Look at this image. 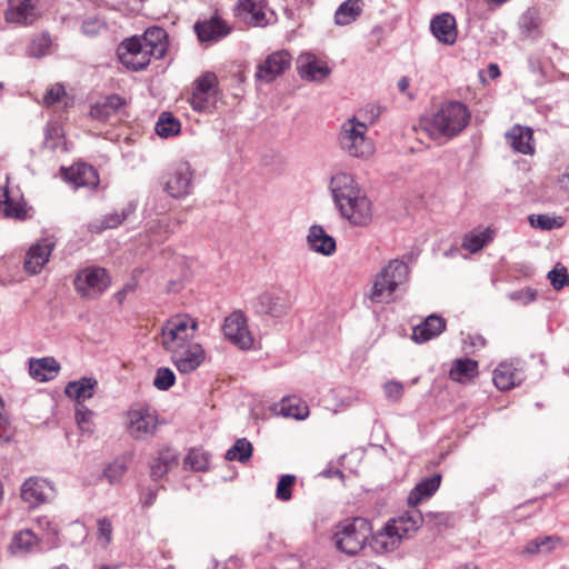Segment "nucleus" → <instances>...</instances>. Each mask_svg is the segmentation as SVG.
<instances>
[{"instance_id": "1", "label": "nucleus", "mask_w": 569, "mask_h": 569, "mask_svg": "<svg viewBox=\"0 0 569 569\" xmlns=\"http://www.w3.org/2000/svg\"><path fill=\"white\" fill-rule=\"evenodd\" d=\"M330 189L341 216L355 226H367L372 219L371 201L351 174L336 173Z\"/></svg>"}, {"instance_id": "2", "label": "nucleus", "mask_w": 569, "mask_h": 569, "mask_svg": "<svg viewBox=\"0 0 569 569\" xmlns=\"http://www.w3.org/2000/svg\"><path fill=\"white\" fill-rule=\"evenodd\" d=\"M470 118V111L465 103L448 101L426 120L425 129L432 139H451L465 130Z\"/></svg>"}, {"instance_id": "3", "label": "nucleus", "mask_w": 569, "mask_h": 569, "mask_svg": "<svg viewBox=\"0 0 569 569\" xmlns=\"http://www.w3.org/2000/svg\"><path fill=\"white\" fill-rule=\"evenodd\" d=\"M425 517L417 509L409 510L390 519L376 535H372V548L380 553L393 551L402 539L416 532Z\"/></svg>"}, {"instance_id": "4", "label": "nucleus", "mask_w": 569, "mask_h": 569, "mask_svg": "<svg viewBox=\"0 0 569 569\" xmlns=\"http://www.w3.org/2000/svg\"><path fill=\"white\" fill-rule=\"evenodd\" d=\"M371 536L370 521L362 517H356L339 522L332 539L338 550L348 556H355L365 548Z\"/></svg>"}, {"instance_id": "5", "label": "nucleus", "mask_w": 569, "mask_h": 569, "mask_svg": "<svg viewBox=\"0 0 569 569\" xmlns=\"http://www.w3.org/2000/svg\"><path fill=\"white\" fill-rule=\"evenodd\" d=\"M199 323L189 315H177L161 327L160 345L169 355L194 341Z\"/></svg>"}, {"instance_id": "6", "label": "nucleus", "mask_w": 569, "mask_h": 569, "mask_svg": "<svg viewBox=\"0 0 569 569\" xmlns=\"http://www.w3.org/2000/svg\"><path fill=\"white\" fill-rule=\"evenodd\" d=\"M409 277V268L402 259H392L376 276L370 299L373 302H387L397 288L405 283Z\"/></svg>"}, {"instance_id": "7", "label": "nucleus", "mask_w": 569, "mask_h": 569, "mask_svg": "<svg viewBox=\"0 0 569 569\" xmlns=\"http://www.w3.org/2000/svg\"><path fill=\"white\" fill-rule=\"evenodd\" d=\"M368 126L352 117L345 121L339 132L341 149L350 157L367 158L373 152V146L367 137Z\"/></svg>"}, {"instance_id": "8", "label": "nucleus", "mask_w": 569, "mask_h": 569, "mask_svg": "<svg viewBox=\"0 0 569 569\" xmlns=\"http://www.w3.org/2000/svg\"><path fill=\"white\" fill-rule=\"evenodd\" d=\"M194 171L187 161H179L168 167L161 178L164 192L174 199L184 198L191 193Z\"/></svg>"}, {"instance_id": "9", "label": "nucleus", "mask_w": 569, "mask_h": 569, "mask_svg": "<svg viewBox=\"0 0 569 569\" xmlns=\"http://www.w3.org/2000/svg\"><path fill=\"white\" fill-rule=\"evenodd\" d=\"M110 283L111 279L108 271L97 266L81 269L73 280L76 291L84 299L100 297Z\"/></svg>"}, {"instance_id": "10", "label": "nucleus", "mask_w": 569, "mask_h": 569, "mask_svg": "<svg viewBox=\"0 0 569 569\" xmlns=\"http://www.w3.org/2000/svg\"><path fill=\"white\" fill-rule=\"evenodd\" d=\"M158 415L147 406L132 408L127 412V430L136 440H144L156 433Z\"/></svg>"}, {"instance_id": "11", "label": "nucleus", "mask_w": 569, "mask_h": 569, "mask_svg": "<svg viewBox=\"0 0 569 569\" xmlns=\"http://www.w3.org/2000/svg\"><path fill=\"white\" fill-rule=\"evenodd\" d=\"M222 331L226 339L241 350H249L253 346L247 317L241 310H236L226 317Z\"/></svg>"}, {"instance_id": "12", "label": "nucleus", "mask_w": 569, "mask_h": 569, "mask_svg": "<svg viewBox=\"0 0 569 569\" xmlns=\"http://www.w3.org/2000/svg\"><path fill=\"white\" fill-rule=\"evenodd\" d=\"M42 10V0H8L4 18L9 23L27 27L40 18Z\"/></svg>"}, {"instance_id": "13", "label": "nucleus", "mask_w": 569, "mask_h": 569, "mask_svg": "<svg viewBox=\"0 0 569 569\" xmlns=\"http://www.w3.org/2000/svg\"><path fill=\"white\" fill-rule=\"evenodd\" d=\"M54 495V488L50 481L41 477H29L20 488V497L29 507L36 508L48 502Z\"/></svg>"}, {"instance_id": "14", "label": "nucleus", "mask_w": 569, "mask_h": 569, "mask_svg": "<svg viewBox=\"0 0 569 569\" xmlns=\"http://www.w3.org/2000/svg\"><path fill=\"white\" fill-rule=\"evenodd\" d=\"M292 307V300L288 292L266 291L256 299L254 308L258 313L273 318L286 316Z\"/></svg>"}, {"instance_id": "15", "label": "nucleus", "mask_w": 569, "mask_h": 569, "mask_svg": "<svg viewBox=\"0 0 569 569\" xmlns=\"http://www.w3.org/2000/svg\"><path fill=\"white\" fill-rule=\"evenodd\" d=\"M169 356L177 370L182 375H188L196 371L204 362L206 351L201 343L193 341Z\"/></svg>"}, {"instance_id": "16", "label": "nucleus", "mask_w": 569, "mask_h": 569, "mask_svg": "<svg viewBox=\"0 0 569 569\" xmlns=\"http://www.w3.org/2000/svg\"><path fill=\"white\" fill-rule=\"evenodd\" d=\"M130 43H138V47L149 57L161 59L168 49L167 32L160 27H152L147 29L143 36L132 37Z\"/></svg>"}, {"instance_id": "17", "label": "nucleus", "mask_w": 569, "mask_h": 569, "mask_svg": "<svg viewBox=\"0 0 569 569\" xmlns=\"http://www.w3.org/2000/svg\"><path fill=\"white\" fill-rule=\"evenodd\" d=\"M193 30L201 43H214L229 36L232 28L222 18L214 14L209 19L196 21Z\"/></svg>"}, {"instance_id": "18", "label": "nucleus", "mask_w": 569, "mask_h": 569, "mask_svg": "<svg viewBox=\"0 0 569 569\" xmlns=\"http://www.w3.org/2000/svg\"><path fill=\"white\" fill-rule=\"evenodd\" d=\"M291 64V56L286 50L269 54L257 67L256 79L269 83L281 76Z\"/></svg>"}, {"instance_id": "19", "label": "nucleus", "mask_w": 569, "mask_h": 569, "mask_svg": "<svg viewBox=\"0 0 569 569\" xmlns=\"http://www.w3.org/2000/svg\"><path fill=\"white\" fill-rule=\"evenodd\" d=\"M297 70L301 79L313 82H322L331 72L328 64L311 52H303L298 57Z\"/></svg>"}, {"instance_id": "20", "label": "nucleus", "mask_w": 569, "mask_h": 569, "mask_svg": "<svg viewBox=\"0 0 569 569\" xmlns=\"http://www.w3.org/2000/svg\"><path fill=\"white\" fill-rule=\"evenodd\" d=\"M54 248V242L50 239H42L32 244L26 253L24 270L30 274H37L47 264L51 252Z\"/></svg>"}, {"instance_id": "21", "label": "nucleus", "mask_w": 569, "mask_h": 569, "mask_svg": "<svg viewBox=\"0 0 569 569\" xmlns=\"http://www.w3.org/2000/svg\"><path fill=\"white\" fill-rule=\"evenodd\" d=\"M430 30L433 37L441 43L451 46L457 40L456 19L451 13L445 12L432 18Z\"/></svg>"}, {"instance_id": "22", "label": "nucleus", "mask_w": 569, "mask_h": 569, "mask_svg": "<svg viewBox=\"0 0 569 569\" xmlns=\"http://www.w3.org/2000/svg\"><path fill=\"white\" fill-rule=\"evenodd\" d=\"M131 38L126 39L118 49V56L123 66L133 71L144 69L149 63L151 57H149L138 43L131 44Z\"/></svg>"}, {"instance_id": "23", "label": "nucleus", "mask_w": 569, "mask_h": 569, "mask_svg": "<svg viewBox=\"0 0 569 569\" xmlns=\"http://www.w3.org/2000/svg\"><path fill=\"white\" fill-rule=\"evenodd\" d=\"M62 171L64 178L71 182L74 188H96L99 184V176L97 170L87 163H76L70 168H63Z\"/></svg>"}, {"instance_id": "24", "label": "nucleus", "mask_w": 569, "mask_h": 569, "mask_svg": "<svg viewBox=\"0 0 569 569\" xmlns=\"http://www.w3.org/2000/svg\"><path fill=\"white\" fill-rule=\"evenodd\" d=\"M179 463V457L174 449L166 447L158 451L150 461V477L153 481L163 479L167 473Z\"/></svg>"}, {"instance_id": "25", "label": "nucleus", "mask_w": 569, "mask_h": 569, "mask_svg": "<svg viewBox=\"0 0 569 569\" xmlns=\"http://www.w3.org/2000/svg\"><path fill=\"white\" fill-rule=\"evenodd\" d=\"M234 14L254 27H263L268 22L261 0H239L234 6Z\"/></svg>"}, {"instance_id": "26", "label": "nucleus", "mask_w": 569, "mask_h": 569, "mask_svg": "<svg viewBox=\"0 0 569 569\" xmlns=\"http://www.w3.org/2000/svg\"><path fill=\"white\" fill-rule=\"evenodd\" d=\"M446 329V320L437 315H430L426 320L413 327L412 340L418 343L427 342L438 337Z\"/></svg>"}, {"instance_id": "27", "label": "nucleus", "mask_w": 569, "mask_h": 569, "mask_svg": "<svg viewBox=\"0 0 569 569\" xmlns=\"http://www.w3.org/2000/svg\"><path fill=\"white\" fill-rule=\"evenodd\" d=\"M60 363L53 357L29 360V375L40 382L54 379L60 371Z\"/></svg>"}, {"instance_id": "28", "label": "nucleus", "mask_w": 569, "mask_h": 569, "mask_svg": "<svg viewBox=\"0 0 569 569\" xmlns=\"http://www.w3.org/2000/svg\"><path fill=\"white\" fill-rule=\"evenodd\" d=\"M507 139L513 150L519 153L532 154L535 152L532 130L529 127H512L507 133Z\"/></svg>"}, {"instance_id": "29", "label": "nucleus", "mask_w": 569, "mask_h": 569, "mask_svg": "<svg viewBox=\"0 0 569 569\" xmlns=\"http://www.w3.org/2000/svg\"><path fill=\"white\" fill-rule=\"evenodd\" d=\"M123 106V98L118 94H111L91 106L90 116L93 119L107 122L110 121Z\"/></svg>"}, {"instance_id": "30", "label": "nucleus", "mask_w": 569, "mask_h": 569, "mask_svg": "<svg viewBox=\"0 0 569 569\" xmlns=\"http://www.w3.org/2000/svg\"><path fill=\"white\" fill-rule=\"evenodd\" d=\"M97 386L98 381L94 378L82 377L79 380L68 382L64 393L79 405L93 397Z\"/></svg>"}, {"instance_id": "31", "label": "nucleus", "mask_w": 569, "mask_h": 569, "mask_svg": "<svg viewBox=\"0 0 569 569\" xmlns=\"http://www.w3.org/2000/svg\"><path fill=\"white\" fill-rule=\"evenodd\" d=\"M307 240L311 250L315 252L331 256L336 251V240L329 236L321 226H312Z\"/></svg>"}, {"instance_id": "32", "label": "nucleus", "mask_w": 569, "mask_h": 569, "mask_svg": "<svg viewBox=\"0 0 569 569\" xmlns=\"http://www.w3.org/2000/svg\"><path fill=\"white\" fill-rule=\"evenodd\" d=\"M441 475L435 473L423 478L408 495V503L412 507L418 506L423 499L430 498L440 487Z\"/></svg>"}, {"instance_id": "33", "label": "nucleus", "mask_w": 569, "mask_h": 569, "mask_svg": "<svg viewBox=\"0 0 569 569\" xmlns=\"http://www.w3.org/2000/svg\"><path fill=\"white\" fill-rule=\"evenodd\" d=\"M478 375V362L470 358H459L452 362L449 371L451 380L467 383Z\"/></svg>"}, {"instance_id": "34", "label": "nucleus", "mask_w": 569, "mask_h": 569, "mask_svg": "<svg viewBox=\"0 0 569 569\" xmlns=\"http://www.w3.org/2000/svg\"><path fill=\"white\" fill-rule=\"evenodd\" d=\"M561 539L558 536H542L529 540L521 551L522 556H537L551 553L558 546Z\"/></svg>"}, {"instance_id": "35", "label": "nucleus", "mask_w": 569, "mask_h": 569, "mask_svg": "<svg viewBox=\"0 0 569 569\" xmlns=\"http://www.w3.org/2000/svg\"><path fill=\"white\" fill-rule=\"evenodd\" d=\"M492 380L498 389L508 390L520 382V377L511 363L501 362L493 371Z\"/></svg>"}, {"instance_id": "36", "label": "nucleus", "mask_w": 569, "mask_h": 569, "mask_svg": "<svg viewBox=\"0 0 569 569\" xmlns=\"http://www.w3.org/2000/svg\"><path fill=\"white\" fill-rule=\"evenodd\" d=\"M38 545V537L30 529H23L13 535L10 550L12 553H29L34 551Z\"/></svg>"}, {"instance_id": "37", "label": "nucleus", "mask_w": 569, "mask_h": 569, "mask_svg": "<svg viewBox=\"0 0 569 569\" xmlns=\"http://www.w3.org/2000/svg\"><path fill=\"white\" fill-rule=\"evenodd\" d=\"M361 13L359 0H347L339 6L335 13V21L339 26L353 22Z\"/></svg>"}, {"instance_id": "38", "label": "nucleus", "mask_w": 569, "mask_h": 569, "mask_svg": "<svg viewBox=\"0 0 569 569\" xmlns=\"http://www.w3.org/2000/svg\"><path fill=\"white\" fill-rule=\"evenodd\" d=\"M491 240L492 231L489 228L481 231L473 230L463 237L462 248L475 253L481 250Z\"/></svg>"}, {"instance_id": "39", "label": "nucleus", "mask_w": 569, "mask_h": 569, "mask_svg": "<svg viewBox=\"0 0 569 569\" xmlns=\"http://www.w3.org/2000/svg\"><path fill=\"white\" fill-rule=\"evenodd\" d=\"M540 18L535 9H528L520 18L519 27L526 38L536 39L540 36Z\"/></svg>"}, {"instance_id": "40", "label": "nucleus", "mask_w": 569, "mask_h": 569, "mask_svg": "<svg viewBox=\"0 0 569 569\" xmlns=\"http://www.w3.org/2000/svg\"><path fill=\"white\" fill-rule=\"evenodd\" d=\"M252 451L251 442L246 438H240L227 450L224 458L228 461L247 462L251 458Z\"/></svg>"}, {"instance_id": "41", "label": "nucleus", "mask_w": 569, "mask_h": 569, "mask_svg": "<svg viewBox=\"0 0 569 569\" xmlns=\"http://www.w3.org/2000/svg\"><path fill=\"white\" fill-rule=\"evenodd\" d=\"M93 416L94 412L90 410L84 403L76 405V421L82 433H93Z\"/></svg>"}, {"instance_id": "42", "label": "nucleus", "mask_w": 569, "mask_h": 569, "mask_svg": "<svg viewBox=\"0 0 569 569\" xmlns=\"http://www.w3.org/2000/svg\"><path fill=\"white\" fill-rule=\"evenodd\" d=\"M180 131V122L171 117L169 113L163 112L156 123V132L161 138H169L176 136Z\"/></svg>"}, {"instance_id": "43", "label": "nucleus", "mask_w": 569, "mask_h": 569, "mask_svg": "<svg viewBox=\"0 0 569 569\" xmlns=\"http://www.w3.org/2000/svg\"><path fill=\"white\" fill-rule=\"evenodd\" d=\"M531 227L540 230H552L561 228L565 224L562 217H552L549 214H531L529 216Z\"/></svg>"}, {"instance_id": "44", "label": "nucleus", "mask_w": 569, "mask_h": 569, "mask_svg": "<svg viewBox=\"0 0 569 569\" xmlns=\"http://www.w3.org/2000/svg\"><path fill=\"white\" fill-rule=\"evenodd\" d=\"M189 102L194 111L209 113L214 109L216 94L192 92Z\"/></svg>"}, {"instance_id": "45", "label": "nucleus", "mask_w": 569, "mask_h": 569, "mask_svg": "<svg viewBox=\"0 0 569 569\" xmlns=\"http://www.w3.org/2000/svg\"><path fill=\"white\" fill-rule=\"evenodd\" d=\"M128 467L124 459L118 458L104 468L103 477L109 481V483L114 485L121 481Z\"/></svg>"}, {"instance_id": "46", "label": "nucleus", "mask_w": 569, "mask_h": 569, "mask_svg": "<svg viewBox=\"0 0 569 569\" xmlns=\"http://www.w3.org/2000/svg\"><path fill=\"white\" fill-rule=\"evenodd\" d=\"M44 136V144L47 148L56 150L62 144L63 130L57 122L47 123Z\"/></svg>"}, {"instance_id": "47", "label": "nucleus", "mask_w": 569, "mask_h": 569, "mask_svg": "<svg viewBox=\"0 0 569 569\" xmlns=\"http://www.w3.org/2000/svg\"><path fill=\"white\" fill-rule=\"evenodd\" d=\"M3 197H4V201H3V207L1 210H2V213L7 218H14V219L22 220L27 217V211L24 209V206L19 201H14V200L10 199L8 190L4 191Z\"/></svg>"}, {"instance_id": "48", "label": "nucleus", "mask_w": 569, "mask_h": 569, "mask_svg": "<svg viewBox=\"0 0 569 569\" xmlns=\"http://www.w3.org/2000/svg\"><path fill=\"white\" fill-rule=\"evenodd\" d=\"M176 382L174 372L168 367H160L156 371V377L153 379V386L161 391H166L170 389Z\"/></svg>"}, {"instance_id": "49", "label": "nucleus", "mask_w": 569, "mask_h": 569, "mask_svg": "<svg viewBox=\"0 0 569 569\" xmlns=\"http://www.w3.org/2000/svg\"><path fill=\"white\" fill-rule=\"evenodd\" d=\"M208 455L197 449H192L189 451L187 457L184 458L186 467H189L196 471H202L208 468Z\"/></svg>"}, {"instance_id": "50", "label": "nucleus", "mask_w": 569, "mask_h": 569, "mask_svg": "<svg viewBox=\"0 0 569 569\" xmlns=\"http://www.w3.org/2000/svg\"><path fill=\"white\" fill-rule=\"evenodd\" d=\"M98 533L97 539L98 542L107 548L112 541V532L113 526L111 520L108 517H102L97 520Z\"/></svg>"}, {"instance_id": "51", "label": "nucleus", "mask_w": 569, "mask_h": 569, "mask_svg": "<svg viewBox=\"0 0 569 569\" xmlns=\"http://www.w3.org/2000/svg\"><path fill=\"white\" fill-rule=\"evenodd\" d=\"M280 412L284 417L302 420L308 416V407L301 403H292L291 399L282 400Z\"/></svg>"}, {"instance_id": "52", "label": "nucleus", "mask_w": 569, "mask_h": 569, "mask_svg": "<svg viewBox=\"0 0 569 569\" xmlns=\"http://www.w3.org/2000/svg\"><path fill=\"white\" fill-rule=\"evenodd\" d=\"M50 46V36L48 33H42L31 40L29 46V54L36 58L43 57L48 52Z\"/></svg>"}, {"instance_id": "53", "label": "nucleus", "mask_w": 569, "mask_h": 569, "mask_svg": "<svg viewBox=\"0 0 569 569\" xmlns=\"http://www.w3.org/2000/svg\"><path fill=\"white\" fill-rule=\"evenodd\" d=\"M217 84L218 80L216 74L212 72H207L196 80L193 92L216 94Z\"/></svg>"}, {"instance_id": "54", "label": "nucleus", "mask_w": 569, "mask_h": 569, "mask_svg": "<svg viewBox=\"0 0 569 569\" xmlns=\"http://www.w3.org/2000/svg\"><path fill=\"white\" fill-rule=\"evenodd\" d=\"M296 482V477L293 475H283L280 477L277 489L276 497L281 501H288L291 499V488Z\"/></svg>"}, {"instance_id": "55", "label": "nucleus", "mask_w": 569, "mask_h": 569, "mask_svg": "<svg viewBox=\"0 0 569 569\" xmlns=\"http://www.w3.org/2000/svg\"><path fill=\"white\" fill-rule=\"evenodd\" d=\"M548 279L556 290H560L563 287L569 286V274L567 269L561 264H557L548 272Z\"/></svg>"}, {"instance_id": "56", "label": "nucleus", "mask_w": 569, "mask_h": 569, "mask_svg": "<svg viewBox=\"0 0 569 569\" xmlns=\"http://www.w3.org/2000/svg\"><path fill=\"white\" fill-rule=\"evenodd\" d=\"M81 29L84 34L93 37L106 29V23L97 17L88 18L83 21Z\"/></svg>"}, {"instance_id": "57", "label": "nucleus", "mask_w": 569, "mask_h": 569, "mask_svg": "<svg viewBox=\"0 0 569 569\" xmlns=\"http://www.w3.org/2000/svg\"><path fill=\"white\" fill-rule=\"evenodd\" d=\"M386 397L389 401L398 402L403 395V385L399 381H388L383 385Z\"/></svg>"}, {"instance_id": "58", "label": "nucleus", "mask_w": 569, "mask_h": 569, "mask_svg": "<svg viewBox=\"0 0 569 569\" xmlns=\"http://www.w3.org/2000/svg\"><path fill=\"white\" fill-rule=\"evenodd\" d=\"M126 219V214L122 213H111L107 214L103 218L102 226L98 227L94 224H90V230L101 231L108 228H116Z\"/></svg>"}, {"instance_id": "59", "label": "nucleus", "mask_w": 569, "mask_h": 569, "mask_svg": "<svg viewBox=\"0 0 569 569\" xmlns=\"http://www.w3.org/2000/svg\"><path fill=\"white\" fill-rule=\"evenodd\" d=\"M66 94L64 88L61 84H54L51 87L43 97L46 106H51L59 101Z\"/></svg>"}, {"instance_id": "60", "label": "nucleus", "mask_w": 569, "mask_h": 569, "mask_svg": "<svg viewBox=\"0 0 569 569\" xmlns=\"http://www.w3.org/2000/svg\"><path fill=\"white\" fill-rule=\"evenodd\" d=\"M556 186L560 191L569 193V164L557 177Z\"/></svg>"}, {"instance_id": "61", "label": "nucleus", "mask_w": 569, "mask_h": 569, "mask_svg": "<svg viewBox=\"0 0 569 569\" xmlns=\"http://www.w3.org/2000/svg\"><path fill=\"white\" fill-rule=\"evenodd\" d=\"M509 298L511 300H523V303H528V302L535 300L536 295L531 290L516 291V292L509 293Z\"/></svg>"}, {"instance_id": "62", "label": "nucleus", "mask_w": 569, "mask_h": 569, "mask_svg": "<svg viewBox=\"0 0 569 569\" xmlns=\"http://www.w3.org/2000/svg\"><path fill=\"white\" fill-rule=\"evenodd\" d=\"M157 495H158V489L148 488L146 490V492L143 493V497L141 499L142 507L143 508L151 507L154 503L156 499H157Z\"/></svg>"}, {"instance_id": "63", "label": "nucleus", "mask_w": 569, "mask_h": 569, "mask_svg": "<svg viewBox=\"0 0 569 569\" xmlns=\"http://www.w3.org/2000/svg\"><path fill=\"white\" fill-rule=\"evenodd\" d=\"M281 548V541L277 540L272 533L268 535V542L266 543L264 551H278Z\"/></svg>"}, {"instance_id": "64", "label": "nucleus", "mask_w": 569, "mask_h": 569, "mask_svg": "<svg viewBox=\"0 0 569 569\" xmlns=\"http://www.w3.org/2000/svg\"><path fill=\"white\" fill-rule=\"evenodd\" d=\"M136 289V284L134 283H127L121 290H119L117 292V298L119 300V302H122L123 298L126 297V295L128 292H131Z\"/></svg>"}]
</instances>
